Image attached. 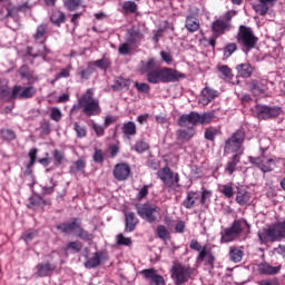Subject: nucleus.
<instances>
[{"label": "nucleus", "instance_id": "obj_1", "mask_svg": "<svg viewBox=\"0 0 285 285\" xmlns=\"http://www.w3.org/2000/svg\"><path fill=\"white\" fill-rule=\"evenodd\" d=\"M250 235V225L246 218L235 219L229 227L224 228L220 232V243L230 244L239 239V237H248Z\"/></svg>", "mask_w": 285, "mask_h": 285}, {"label": "nucleus", "instance_id": "obj_2", "mask_svg": "<svg viewBox=\"0 0 285 285\" xmlns=\"http://www.w3.org/2000/svg\"><path fill=\"white\" fill-rule=\"evenodd\" d=\"M56 228L59 233H62V235H72V233H75L76 237L82 242H92V239H95V234L83 228L80 218H72L70 222L60 223Z\"/></svg>", "mask_w": 285, "mask_h": 285}, {"label": "nucleus", "instance_id": "obj_3", "mask_svg": "<svg viewBox=\"0 0 285 285\" xmlns=\"http://www.w3.org/2000/svg\"><path fill=\"white\" fill-rule=\"evenodd\" d=\"M179 79H186V75L168 67L163 69L158 67L147 73V81L149 83H174L175 81H179Z\"/></svg>", "mask_w": 285, "mask_h": 285}, {"label": "nucleus", "instance_id": "obj_4", "mask_svg": "<svg viewBox=\"0 0 285 285\" xmlns=\"http://www.w3.org/2000/svg\"><path fill=\"white\" fill-rule=\"evenodd\" d=\"M78 108L82 109L86 117H97L101 115V107L99 100L95 98V90L92 88L87 91L78 99Z\"/></svg>", "mask_w": 285, "mask_h": 285}, {"label": "nucleus", "instance_id": "obj_5", "mask_svg": "<svg viewBox=\"0 0 285 285\" xmlns=\"http://www.w3.org/2000/svg\"><path fill=\"white\" fill-rule=\"evenodd\" d=\"M258 239L261 244H273L285 239V220L274 223L258 232Z\"/></svg>", "mask_w": 285, "mask_h": 285}, {"label": "nucleus", "instance_id": "obj_6", "mask_svg": "<svg viewBox=\"0 0 285 285\" xmlns=\"http://www.w3.org/2000/svg\"><path fill=\"white\" fill-rule=\"evenodd\" d=\"M236 41L238 46H240L243 52H250V50L256 48L259 38L255 36L253 28L240 24L236 35Z\"/></svg>", "mask_w": 285, "mask_h": 285}, {"label": "nucleus", "instance_id": "obj_7", "mask_svg": "<svg viewBox=\"0 0 285 285\" xmlns=\"http://www.w3.org/2000/svg\"><path fill=\"white\" fill-rule=\"evenodd\" d=\"M136 210L139 217L148 222V224H155V222H157V215L160 213L159 207L150 203L136 204Z\"/></svg>", "mask_w": 285, "mask_h": 285}, {"label": "nucleus", "instance_id": "obj_8", "mask_svg": "<svg viewBox=\"0 0 285 285\" xmlns=\"http://www.w3.org/2000/svg\"><path fill=\"white\" fill-rule=\"evenodd\" d=\"M193 275V268L189 265L174 263L171 267V277L177 285L186 284Z\"/></svg>", "mask_w": 285, "mask_h": 285}, {"label": "nucleus", "instance_id": "obj_9", "mask_svg": "<svg viewBox=\"0 0 285 285\" xmlns=\"http://www.w3.org/2000/svg\"><path fill=\"white\" fill-rule=\"evenodd\" d=\"M246 139V134L244 130H237L225 141L224 150L225 153H239L242 150V146L244 140Z\"/></svg>", "mask_w": 285, "mask_h": 285}, {"label": "nucleus", "instance_id": "obj_10", "mask_svg": "<svg viewBox=\"0 0 285 285\" xmlns=\"http://www.w3.org/2000/svg\"><path fill=\"white\" fill-rule=\"evenodd\" d=\"M165 188H179V174H174L170 167L166 166L157 171Z\"/></svg>", "mask_w": 285, "mask_h": 285}, {"label": "nucleus", "instance_id": "obj_11", "mask_svg": "<svg viewBox=\"0 0 285 285\" xmlns=\"http://www.w3.org/2000/svg\"><path fill=\"white\" fill-rule=\"evenodd\" d=\"M249 163L257 166L262 173H271L275 170V159L269 158L268 156H261V157H249Z\"/></svg>", "mask_w": 285, "mask_h": 285}, {"label": "nucleus", "instance_id": "obj_12", "mask_svg": "<svg viewBox=\"0 0 285 285\" xmlns=\"http://www.w3.org/2000/svg\"><path fill=\"white\" fill-rule=\"evenodd\" d=\"M37 95V89L32 86L30 87H21V86H14L12 89L11 95L9 96V99L12 101L13 99H32Z\"/></svg>", "mask_w": 285, "mask_h": 285}, {"label": "nucleus", "instance_id": "obj_13", "mask_svg": "<svg viewBox=\"0 0 285 285\" xmlns=\"http://www.w3.org/2000/svg\"><path fill=\"white\" fill-rule=\"evenodd\" d=\"M248 90L254 97H259L261 95H266L268 92V80L266 79H252L247 82Z\"/></svg>", "mask_w": 285, "mask_h": 285}, {"label": "nucleus", "instance_id": "obj_14", "mask_svg": "<svg viewBox=\"0 0 285 285\" xmlns=\"http://www.w3.org/2000/svg\"><path fill=\"white\" fill-rule=\"evenodd\" d=\"M256 110V115L259 119H275V117H279V115H282V107L277 106H258Z\"/></svg>", "mask_w": 285, "mask_h": 285}, {"label": "nucleus", "instance_id": "obj_15", "mask_svg": "<svg viewBox=\"0 0 285 285\" xmlns=\"http://www.w3.org/2000/svg\"><path fill=\"white\" fill-rule=\"evenodd\" d=\"M104 262H108V252L98 250L94 253V257L87 258L83 266L90 271L92 268H97V266H101Z\"/></svg>", "mask_w": 285, "mask_h": 285}, {"label": "nucleus", "instance_id": "obj_16", "mask_svg": "<svg viewBox=\"0 0 285 285\" xmlns=\"http://www.w3.org/2000/svg\"><path fill=\"white\" fill-rule=\"evenodd\" d=\"M178 126L180 128H195V126H199V112L191 111L189 114H184L178 119Z\"/></svg>", "mask_w": 285, "mask_h": 285}, {"label": "nucleus", "instance_id": "obj_17", "mask_svg": "<svg viewBox=\"0 0 285 285\" xmlns=\"http://www.w3.org/2000/svg\"><path fill=\"white\" fill-rule=\"evenodd\" d=\"M256 2L253 3L252 8L259 14V17H266L268 14V10L277 3V0H255Z\"/></svg>", "mask_w": 285, "mask_h": 285}, {"label": "nucleus", "instance_id": "obj_18", "mask_svg": "<svg viewBox=\"0 0 285 285\" xmlns=\"http://www.w3.org/2000/svg\"><path fill=\"white\" fill-rule=\"evenodd\" d=\"M141 275L149 282V285H166V279L157 274L155 268L142 269Z\"/></svg>", "mask_w": 285, "mask_h": 285}, {"label": "nucleus", "instance_id": "obj_19", "mask_svg": "<svg viewBox=\"0 0 285 285\" xmlns=\"http://www.w3.org/2000/svg\"><path fill=\"white\" fill-rule=\"evenodd\" d=\"M130 165L119 163L114 167L112 175L117 181H126L130 177Z\"/></svg>", "mask_w": 285, "mask_h": 285}, {"label": "nucleus", "instance_id": "obj_20", "mask_svg": "<svg viewBox=\"0 0 285 285\" xmlns=\"http://www.w3.org/2000/svg\"><path fill=\"white\" fill-rule=\"evenodd\" d=\"M125 215V233H135L139 226V218L135 212H124Z\"/></svg>", "mask_w": 285, "mask_h": 285}, {"label": "nucleus", "instance_id": "obj_21", "mask_svg": "<svg viewBox=\"0 0 285 285\" xmlns=\"http://www.w3.org/2000/svg\"><path fill=\"white\" fill-rule=\"evenodd\" d=\"M196 261L198 263L205 262V266L209 268H215V255L207 246H204L202 252L198 254Z\"/></svg>", "mask_w": 285, "mask_h": 285}, {"label": "nucleus", "instance_id": "obj_22", "mask_svg": "<svg viewBox=\"0 0 285 285\" xmlns=\"http://www.w3.org/2000/svg\"><path fill=\"white\" fill-rule=\"evenodd\" d=\"M228 30H230V23L222 20V18L216 19L212 23V35H215V37H222L223 35H226Z\"/></svg>", "mask_w": 285, "mask_h": 285}, {"label": "nucleus", "instance_id": "obj_23", "mask_svg": "<svg viewBox=\"0 0 285 285\" xmlns=\"http://www.w3.org/2000/svg\"><path fill=\"white\" fill-rule=\"evenodd\" d=\"M37 275L38 277H50L57 268V265L55 263L50 262H45V263H39L37 266Z\"/></svg>", "mask_w": 285, "mask_h": 285}, {"label": "nucleus", "instance_id": "obj_24", "mask_svg": "<svg viewBox=\"0 0 285 285\" xmlns=\"http://www.w3.org/2000/svg\"><path fill=\"white\" fill-rule=\"evenodd\" d=\"M217 97H219L218 90H215L210 87H205L202 90V101L204 106H208V104H210V101H215Z\"/></svg>", "mask_w": 285, "mask_h": 285}, {"label": "nucleus", "instance_id": "obj_25", "mask_svg": "<svg viewBox=\"0 0 285 285\" xmlns=\"http://www.w3.org/2000/svg\"><path fill=\"white\" fill-rule=\"evenodd\" d=\"M236 71L238 77H242L243 79H248L253 77L255 68H253V65H250L249 62H244L236 66Z\"/></svg>", "mask_w": 285, "mask_h": 285}, {"label": "nucleus", "instance_id": "obj_26", "mask_svg": "<svg viewBox=\"0 0 285 285\" xmlns=\"http://www.w3.org/2000/svg\"><path fill=\"white\" fill-rule=\"evenodd\" d=\"M282 271V265L273 266L268 263H261L258 265V273L261 275H277Z\"/></svg>", "mask_w": 285, "mask_h": 285}, {"label": "nucleus", "instance_id": "obj_27", "mask_svg": "<svg viewBox=\"0 0 285 285\" xmlns=\"http://www.w3.org/2000/svg\"><path fill=\"white\" fill-rule=\"evenodd\" d=\"M199 193L195 190H190L187 193L186 198L183 200V206L187 210H191V208H195V204H197V199H199Z\"/></svg>", "mask_w": 285, "mask_h": 285}, {"label": "nucleus", "instance_id": "obj_28", "mask_svg": "<svg viewBox=\"0 0 285 285\" xmlns=\"http://www.w3.org/2000/svg\"><path fill=\"white\" fill-rule=\"evenodd\" d=\"M159 68V63L157 62V60L155 58H149L147 61H141L140 62V68L139 71L144 75V73H150L154 70Z\"/></svg>", "mask_w": 285, "mask_h": 285}, {"label": "nucleus", "instance_id": "obj_29", "mask_svg": "<svg viewBox=\"0 0 285 285\" xmlns=\"http://www.w3.org/2000/svg\"><path fill=\"white\" fill-rule=\"evenodd\" d=\"M46 35H48V24L42 23L37 27L36 33L33 35V39L37 43H46Z\"/></svg>", "mask_w": 285, "mask_h": 285}, {"label": "nucleus", "instance_id": "obj_30", "mask_svg": "<svg viewBox=\"0 0 285 285\" xmlns=\"http://www.w3.org/2000/svg\"><path fill=\"white\" fill-rule=\"evenodd\" d=\"M250 202V194L243 187H237L236 204L238 206H246Z\"/></svg>", "mask_w": 285, "mask_h": 285}, {"label": "nucleus", "instance_id": "obj_31", "mask_svg": "<svg viewBox=\"0 0 285 285\" xmlns=\"http://www.w3.org/2000/svg\"><path fill=\"white\" fill-rule=\"evenodd\" d=\"M185 28L189 32H197V30L202 28V24L199 23V19L195 16H187L185 20Z\"/></svg>", "mask_w": 285, "mask_h": 285}, {"label": "nucleus", "instance_id": "obj_32", "mask_svg": "<svg viewBox=\"0 0 285 285\" xmlns=\"http://www.w3.org/2000/svg\"><path fill=\"white\" fill-rule=\"evenodd\" d=\"M242 159V154H235L232 159L226 164L225 173L228 175H233L237 170V164H239Z\"/></svg>", "mask_w": 285, "mask_h": 285}, {"label": "nucleus", "instance_id": "obj_33", "mask_svg": "<svg viewBox=\"0 0 285 285\" xmlns=\"http://www.w3.org/2000/svg\"><path fill=\"white\" fill-rule=\"evenodd\" d=\"M50 21L53 23V26L59 28L61 23H66V13L59 10H55L51 13Z\"/></svg>", "mask_w": 285, "mask_h": 285}, {"label": "nucleus", "instance_id": "obj_34", "mask_svg": "<svg viewBox=\"0 0 285 285\" xmlns=\"http://www.w3.org/2000/svg\"><path fill=\"white\" fill-rule=\"evenodd\" d=\"M121 130L125 137H135L137 135V125L132 121L125 122Z\"/></svg>", "mask_w": 285, "mask_h": 285}, {"label": "nucleus", "instance_id": "obj_35", "mask_svg": "<svg viewBox=\"0 0 285 285\" xmlns=\"http://www.w3.org/2000/svg\"><path fill=\"white\" fill-rule=\"evenodd\" d=\"M178 139H181L183 141H190L193 137H195V128L188 127L187 129H180L177 131Z\"/></svg>", "mask_w": 285, "mask_h": 285}, {"label": "nucleus", "instance_id": "obj_36", "mask_svg": "<svg viewBox=\"0 0 285 285\" xmlns=\"http://www.w3.org/2000/svg\"><path fill=\"white\" fill-rule=\"evenodd\" d=\"M130 88V79L117 78L112 85V90H128Z\"/></svg>", "mask_w": 285, "mask_h": 285}, {"label": "nucleus", "instance_id": "obj_37", "mask_svg": "<svg viewBox=\"0 0 285 285\" xmlns=\"http://www.w3.org/2000/svg\"><path fill=\"white\" fill-rule=\"evenodd\" d=\"M137 10H139V7L137 6V2L132 0H128L122 3V12L125 14H135Z\"/></svg>", "mask_w": 285, "mask_h": 285}, {"label": "nucleus", "instance_id": "obj_38", "mask_svg": "<svg viewBox=\"0 0 285 285\" xmlns=\"http://www.w3.org/2000/svg\"><path fill=\"white\" fill-rule=\"evenodd\" d=\"M144 39V33L137 29H129L128 30V43H137V41H141Z\"/></svg>", "mask_w": 285, "mask_h": 285}, {"label": "nucleus", "instance_id": "obj_39", "mask_svg": "<svg viewBox=\"0 0 285 285\" xmlns=\"http://www.w3.org/2000/svg\"><path fill=\"white\" fill-rule=\"evenodd\" d=\"M243 257H244V250H242L237 247H230L229 258L232 259V262L237 264V263L242 262Z\"/></svg>", "mask_w": 285, "mask_h": 285}, {"label": "nucleus", "instance_id": "obj_40", "mask_svg": "<svg viewBox=\"0 0 285 285\" xmlns=\"http://www.w3.org/2000/svg\"><path fill=\"white\" fill-rule=\"evenodd\" d=\"M81 3H83V0H65L63 6L69 12H75L79 10Z\"/></svg>", "mask_w": 285, "mask_h": 285}, {"label": "nucleus", "instance_id": "obj_41", "mask_svg": "<svg viewBox=\"0 0 285 285\" xmlns=\"http://www.w3.org/2000/svg\"><path fill=\"white\" fill-rule=\"evenodd\" d=\"M220 193L224 195V197H226V199H233V197H235V188L233 187V183L222 185Z\"/></svg>", "mask_w": 285, "mask_h": 285}, {"label": "nucleus", "instance_id": "obj_42", "mask_svg": "<svg viewBox=\"0 0 285 285\" xmlns=\"http://www.w3.org/2000/svg\"><path fill=\"white\" fill-rule=\"evenodd\" d=\"M33 50L35 49L32 47L27 48V55H29V57H33V59H36V57H47V55H50V49H48L46 46H42V49H40L37 53H32Z\"/></svg>", "mask_w": 285, "mask_h": 285}, {"label": "nucleus", "instance_id": "obj_43", "mask_svg": "<svg viewBox=\"0 0 285 285\" xmlns=\"http://www.w3.org/2000/svg\"><path fill=\"white\" fill-rule=\"evenodd\" d=\"M215 119V112L210 111V112H205L203 115H199V120L198 124L200 126H205L208 124H212V121Z\"/></svg>", "mask_w": 285, "mask_h": 285}, {"label": "nucleus", "instance_id": "obj_44", "mask_svg": "<svg viewBox=\"0 0 285 285\" xmlns=\"http://www.w3.org/2000/svg\"><path fill=\"white\" fill-rule=\"evenodd\" d=\"M0 136L4 141H14L17 134L12 129H1Z\"/></svg>", "mask_w": 285, "mask_h": 285}, {"label": "nucleus", "instance_id": "obj_45", "mask_svg": "<svg viewBox=\"0 0 285 285\" xmlns=\"http://www.w3.org/2000/svg\"><path fill=\"white\" fill-rule=\"evenodd\" d=\"M156 233L159 239H163L164 242H166V239H170V232H168V228L164 225H158Z\"/></svg>", "mask_w": 285, "mask_h": 285}, {"label": "nucleus", "instance_id": "obj_46", "mask_svg": "<svg viewBox=\"0 0 285 285\" xmlns=\"http://www.w3.org/2000/svg\"><path fill=\"white\" fill-rule=\"evenodd\" d=\"M86 168V158L80 157L78 160L73 161L72 166L70 167L73 173H81Z\"/></svg>", "mask_w": 285, "mask_h": 285}, {"label": "nucleus", "instance_id": "obj_47", "mask_svg": "<svg viewBox=\"0 0 285 285\" xmlns=\"http://www.w3.org/2000/svg\"><path fill=\"white\" fill-rule=\"evenodd\" d=\"M55 166L59 168L66 161V154L59 149L53 150Z\"/></svg>", "mask_w": 285, "mask_h": 285}, {"label": "nucleus", "instance_id": "obj_48", "mask_svg": "<svg viewBox=\"0 0 285 285\" xmlns=\"http://www.w3.org/2000/svg\"><path fill=\"white\" fill-rule=\"evenodd\" d=\"M210 197H213V191L208 189H204L200 194L202 206H206V208H208V204H210Z\"/></svg>", "mask_w": 285, "mask_h": 285}, {"label": "nucleus", "instance_id": "obj_49", "mask_svg": "<svg viewBox=\"0 0 285 285\" xmlns=\"http://www.w3.org/2000/svg\"><path fill=\"white\" fill-rule=\"evenodd\" d=\"M73 130L79 139H83L88 136V130L86 129V126H81L79 125V122L73 124Z\"/></svg>", "mask_w": 285, "mask_h": 285}, {"label": "nucleus", "instance_id": "obj_50", "mask_svg": "<svg viewBox=\"0 0 285 285\" xmlns=\"http://www.w3.org/2000/svg\"><path fill=\"white\" fill-rule=\"evenodd\" d=\"M217 135H219V129L215 127H208L205 130V139H207V141H215V137H217Z\"/></svg>", "mask_w": 285, "mask_h": 285}, {"label": "nucleus", "instance_id": "obj_51", "mask_svg": "<svg viewBox=\"0 0 285 285\" xmlns=\"http://www.w3.org/2000/svg\"><path fill=\"white\" fill-rule=\"evenodd\" d=\"M81 248H83V243L79 240L70 242L67 244V250H71V253H81Z\"/></svg>", "mask_w": 285, "mask_h": 285}, {"label": "nucleus", "instance_id": "obj_52", "mask_svg": "<svg viewBox=\"0 0 285 285\" xmlns=\"http://www.w3.org/2000/svg\"><path fill=\"white\" fill-rule=\"evenodd\" d=\"M148 148H150L148 142H146L144 140H138L134 145L132 150H136V153H140L141 154V153H146V150H148Z\"/></svg>", "mask_w": 285, "mask_h": 285}, {"label": "nucleus", "instance_id": "obj_53", "mask_svg": "<svg viewBox=\"0 0 285 285\" xmlns=\"http://www.w3.org/2000/svg\"><path fill=\"white\" fill-rule=\"evenodd\" d=\"M235 51H237V45L235 42L226 45L224 48V58L228 59V57H232Z\"/></svg>", "mask_w": 285, "mask_h": 285}, {"label": "nucleus", "instance_id": "obj_54", "mask_svg": "<svg viewBox=\"0 0 285 285\" xmlns=\"http://www.w3.org/2000/svg\"><path fill=\"white\" fill-rule=\"evenodd\" d=\"M118 246H132V239L130 237H125L124 234L117 235Z\"/></svg>", "mask_w": 285, "mask_h": 285}, {"label": "nucleus", "instance_id": "obj_55", "mask_svg": "<svg viewBox=\"0 0 285 285\" xmlns=\"http://www.w3.org/2000/svg\"><path fill=\"white\" fill-rule=\"evenodd\" d=\"M105 159H106V154L104 153V150L96 148L94 153L95 164H104Z\"/></svg>", "mask_w": 285, "mask_h": 285}, {"label": "nucleus", "instance_id": "obj_56", "mask_svg": "<svg viewBox=\"0 0 285 285\" xmlns=\"http://www.w3.org/2000/svg\"><path fill=\"white\" fill-rule=\"evenodd\" d=\"M94 66H96V68H100V70H108V68H110V61L106 58H102L94 61Z\"/></svg>", "mask_w": 285, "mask_h": 285}, {"label": "nucleus", "instance_id": "obj_57", "mask_svg": "<svg viewBox=\"0 0 285 285\" xmlns=\"http://www.w3.org/2000/svg\"><path fill=\"white\" fill-rule=\"evenodd\" d=\"M218 70L220 75H223L224 79H233V70L228 66L223 65Z\"/></svg>", "mask_w": 285, "mask_h": 285}, {"label": "nucleus", "instance_id": "obj_58", "mask_svg": "<svg viewBox=\"0 0 285 285\" xmlns=\"http://www.w3.org/2000/svg\"><path fill=\"white\" fill-rule=\"evenodd\" d=\"M61 117H63V114H61V109L57 108V107H52L51 108V114H50V119H52V121H61Z\"/></svg>", "mask_w": 285, "mask_h": 285}, {"label": "nucleus", "instance_id": "obj_59", "mask_svg": "<svg viewBox=\"0 0 285 285\" xmlns=\"http://www.w3.org/2000/svg\"><path fill=\"white\" fill-rule=\"evenodd\" d=\"M71 70H72L71 66H68L67 68L61 69V71L56 75L55 81H59V79H68V77H70Z\"/></svg>", "mask_w": 285, "mask_h": 285}, {"label": "nucleus", "instance_id": "obj_60", "mask_svg": "<svg viewBox=\"0 0 285 285\" xmlns=\"http://www.w3.org/2000/svg\"><path fill=\"white\" fill-rule=\"evenodd\" d=\"M41 203H43V198L39 195L32 196L30 198L29 208H39L41 207Z\"/></svg>", "mask_w": 285, "mask_h": 285}, {"label": "nucleus", "instance_id": "obj_61", "mask_svg": "<svg viewBox=\"0 0 285 285\" xmlns=\"http://www.w3.org/2000/svg\"><path fill=\"white\" fill-rule=\"evenodd\" d=\"M151 186L153 185H145L142 188H140V190L137 194L138 202H141L142 199H146V197H148L149 188Z\"/></svg>", "mask_w": 285, "mask_h": 285}, {"label": "nucleus", "instance_id": "obj_62", "mask_svg": "<svg viewBox=\"0 0 285 285\" xmlns=\"http://www.w3.org/2000/svg\"><path fill=\"white\" fill-rule=\"evenodd\" d=\"M135 88L138 90V92H145V95L150 92V85L146 82H135Z\"/></svg>", "mask_w": 285, "mask_h": 285}, {"label": "nucleus", "instance_id": "obj_63", "mask_svg": "<svg viewBox=\"0 0 285 285\" xmlns=\"http://www.w3.org/2000/svg\"><path fill=\"white\" fill-rule=\"evenodd\" d=\"M91 128L96 132L97 137H104V135L106 134L105 125L101 126V125L92 124Z\"/></svg>", "mask_w": 285, "mask_h": 285}, {"label": "nucleus", "instance_id": "obj_64", "mask_svg": "<svg viewBox=\"0 0 285 285\" xmlns=\"http://www.w3.org/2000/svg\"><path fill=\"white\" fill-rule=\"evenodd\" d=\"M26 8H28V3H23L21 6H18L13 9H9L7 14H6V19H9V17H12V14H14V12H21V10H26Z\"/></svg>", "mask_w": 285, "mask_h": 285}]
</instances>
